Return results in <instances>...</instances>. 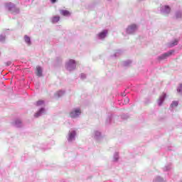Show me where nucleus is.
<instances>
[{
	"label": "nucleus",
	"instance_id": "0eeeda50",
	"mask_svg": "<svg viewBox=\"0 0 182 182\" xmlns=\"http://www.w3.org/2000/svg\"><path fill=\"white\" fill-rule=\"evenodd\" d=\"M160 12L162 15L167 16V15L171 12V8H170L168 6H161Z\"/></svg>",
	"mask_w": 182,
	"mask_h": 182
},
{
	"label": "nucleus",
	"instance_id": "e433bc0d",
	"mask_svg": "<svg viewBox=\"0 0 182 182\" xmlns=\"http://www.w3.org/2000/svg\"><path fill=\"white\" fill-rule=\"evenodd\" d=\"M139 1H144V0H139Z\"/></svg>",
	"mask_w": 182,
	"mask_h": 182
},
{
	"label": "nucleus",
	"instance_id": "aec40b11",
	"mask_svg": "<svg viewBox=\"0 0 182 182\" xmlns=\"http://www.w3.org/2000/svg\"><path fill=\"white\" fill-rule=\"evenodd\" d=\"M112 120H113V114H110L108 116L106 120V124H110V123H112Z\"/></svg>",
	"mask_w": 182,
	"mask_h": 182
},
{
	"label": "nucleus",
	"instance_id": "39448f33",
	"mask_svg": "<svg viewBox=\"0 0 182 182\" xmlns=\"http://www.w3.org/2000/svg\"><path fill=\"white\" fill-rule=\"evenodd\" d=\"M81 113L82 112L80 108H74L70 111V117L71 119H77Z\"/></svg>",
	"mask_w": 182,
	"mask_h": 182
},
{
	"label": "nucleus",
	"instance_id": "412c9836",
	"mask_svg": "<svg viewBox=\"0 0 182 182\" xmlns=\"http://www.w3.org/2000/svg\"><path fill=\"white\" fill-rule=\"evenodd\" d=\"M171 168V164H168L164 167L163 170L164 171H170Z\"/></svg>",
	"mask_w": 182,
	"mask_h": 182
},
{
	"label": "nucleus",
	"instance_id": "1a4fd4ad",
	"mask_svg": "<svg viewBox=\"0 0 182 182\" xmlns=\"http://www.w3.org/2000/svg\"><path fill=\"white\" fill-rule=\"evenodd\" d=\"M46 113V109L45 108L41 107L35 114L34 117H41L42 114H45Z\"/></svg>",
	"mask_w": 182,
	"mask_h": 182
},
{
	"label": "nucleus",
	"instance_id": "7c9ffc66",
	"mask_svg": "<svg viewBox=\"0 0 182 182\" xmlns=\"http://www.w3.org/2000/svg\"><path fill=\"white\" fill-rule=\"evenodd\" d=\"M80 78L82 79V80L86 79V74L82 73L80 75Z\"/></svg>",
	"mask_w": 182,
	"mask_h": 182
},
{
	"label": "nucleus",
	"instance_id": "ddd939ff",
	"mask_svg": "<svg viewBox=\"0 0 182 182\" xmlns=\"http://www.w3.org/2000/svg\"><path fill=\"white\" fill-rule=\"evenodd\" d=\"M100 137H102V134L99 131L94 132V139L95 140H100Z\"/></svg>",
	"mask_w": 182,
	"mask_h": 182
},
{
	"label": "nucleus",
	"instance_id": "c85d7f7f",
	"mask_svg": "<svg viewBox=\"0 0 182 182\" xmlns=\"http://www.w3.org/2000/svg\"><path fill=\"white\" fill-rule=\"evenodd\" d=\"M130 102V99L128 97H126L124 98V105H127Z\"/></svg>",
	"mask_w": 182,
	"mask_h": 182
},
{
	"label": "nucleus",
	"instance_id": "f257e3e1",
	"mask_svg": "<svg viewBox=\"0 0 182 182\" xmlns=\"http://www.w3.org/2000/svg\"><path fill=\"white\" fill-rule=\"evenodd\" d=\"M6 8L9 11V12H11V14H14V15L19 14V9L16 8L15 4L12 3H7L6 4Z\"/></svg>",
	"mask_w": 182,
	"mask_h": 182
},
{
	"label": "nucleus",
	"instance_id": "a878e982",
	"mask_svg": "<svg viewBox=\"0 0 182 182\" xmlns=\"http://www.w3.org/2000/svg\"><path fill=\"white\" fill-rule=\"evenodd\" d=\"M113 159H114V161H118V160H119V153L118 152H115L114 154Z\"/></svg>",
	"mask_w": 182,
	"mask_h": 182
},
{
	"label": "nucleus",
	"instance_id": "423d86ee",
	"mask_svg": "<svg viewBox=\"0 0 182 182\" xmlns=\"http://www.w3.org/2000/svg\"><path fill=\"white\" fill-rule=\"evenodd\" d=\"M173 53H174V50H171L164 54H161V55L158 56V60H165V59L170 58Z\"/></svg>",
	"mask_w": 182,
	"mask_h": 182
},
{
	"label": "nucleus",
	"instance_id": "f704fd0d",
	"mask_svg": "<svg viewBox=\"0 0 182 182\" xmlns=\"http://www.w3.org/2000/svg\"><path fill=\"white\" fill-rule=\"evenodd\" d=\"M52 4H55V2H56V0H50Z\"/></svg>",
	"mask_w": 182,
	"mask_h": 182
},
{
	"label": "nucleus",
	"instance_id": "5701e85b",
	"mask_svg": "<svg viewBox=\"0 0 182 182\" xmlns=\"http://www.w3.org/2000/svg\"><path fill=\"white\" fill-rule=\"evenodd\" d=\"M130 65H132V60H130L123 62V66L127 67V66H130Z\"/></svg>",
	"mask_w": 182,
	"mask_h": 182
},
{
	"label": "nucleus",
	"instance_id": "4468645a",
	"mask_svg": "<svg viewBox=\"0 0 182 182\" xmlns=\"http://www.w3.org/2000/svg\"><path fill=\"white\" fill-rule=\"evenodd\" d=\"M36 75L38 76V77H42L43 76V70H42V68L41 66H38L36 68Z\"/></svg>",
	"mask_w": 182,
	"mask_h": 182
},
{
	"label": "nucleus",
	"instance_id": "2eb2a0df",
	"mask_svg": "<svg viewBox=\"0 0 182 182\" xmlns=\"http://www.w3.org/2000/svg\"><path fill=\"white\" fill-rule=\"evenodd\" d=\"M24 41L28 46H31V45H32V41H31V37L30 36H28L27 35H25L24 36Z\"/></svg>",
	"mask_w": 182,
	"mask_h": 182
},
{
	"label": "nucleus",
	"instance_id": "20e7f679",
	"mask_svg": "<svg viewBox=\"0 0 182 182\" xmlns=\"http://www.w3.org/2000/svg\"><path fill=\"white\" fill-rule=\"evenodd\" d=\"M137 29H139L137 25L131 24L127 28L126 33H127V35H134V33L137 32Z\"/></svg>",
	"mask_w": 182,
	"mask_h": 182
},
{
	"label": "nucleus",
	"instance_id": "9d476101",
	"mask_svg": "<svg viewBox=\"0 0 182 182\" xmlns=\"http://www.w3.org/2000/svg\"><path fill=\"white\" fill-rule=\"evenodd\" d=\"M166 93H163L162 95H161L157 101L158 105L161 106L163 105L164 100H166Z\"/></svg>",
	"mask_w": 182,
	"mask_h": 182
},
{
	"label": "nucleus",
	"instance_id": "c756f323",
	"mask_svg": "<svg viewBox=\"0 0 182 182\" xmlns=\"http://www.w3.org/2000/svg\"><path fill=\"white\" fill-rule=\"evenodd\" d=\"M6 36L5 35H0V42H5Z\"/></svg>",
	"mask_w": 182,
	"mask_h": 182
},
{
	"label": "nucleus",
	"instance_id": "f03ea898",
	"mask_svg": "<svg viewBox=\"0 0 182 182\" xmlns=\"http://www.w3.org/2000/svg\"><path fill=\"white\" fill-rule=\"evenodd\" d=\"M65 68L69 72H72V70H75L76 69V61L75 60L70 59L65 63Z\"/></svg>",
	"mask_w": 182,
	"mask_h": 182
},
{
	"label": "nucleus",
	"instance_id": "6e6552de",
	"mask_svg": "<svg viewBox=\"0 0 182 182\" xmlns=\"http://www.w3.org/2000/svg\"><path fill=\"white\" fill-rule=\"evenodd\" d=\"M107 33H109V31L107 30H103L97 34L98 39H105V38L107 36Z\"/></svg>",
	"mask_w": 182,
	"mask_h": 182
},
{
	"label": "nucleus",
	"instance_id": "bb28decb",
	"mask_svg": "<svg viewBox=\"0 0 182 182\" xmlns=\"http://www.w3.org/2000/svg\"><path fill=\"white\" fill-rule=\"evenodd\" d=\"M178 106V102L173 101L171 105V107H177Z\"/></svg>",
	"mask_w": 182,
	"mask_h": 182
},
{
	"label": "nucleus",
	"instance_id": "7ed1b4c3",
	"mask_svg": "<svg viewBox=\"0 0 182 182\" xmlns=\"http://www.w3.org/2000/svg\"><path fill=\"white\" fill-rule=\"evenodd\" d=\"M76 131L74 129H70L67 136V140L68 143H73L76 140Z\"/></svg>",
	"mask_w": 182,
	"mask_h": 182
},
{
	"label": "nucleus",
	"instance_id": "6ab92c4d",
	"mask_svg": "<svg viewBox=\"0 0 182 182\" xmlns=\"http://www.w3.org/2000/svg\"><path fill=\"white\" fill-rule=\"evenodd\" d=\"M175 16L176 19H181L182 18V11H178L175 14Z\"/></svg>",
	"mask_w": 182,
	"mask_h": 182
},
{
	"label": "nucleus",
	"instance_id": "393cba45",
	"mask_svg": "<svg viewBox=\"0 0 182 182\" xmlns=\"http://www.w3.org/2000/svg\"><path fill=\"white\" fill-rule=\"evenodd\" d=\"M45 105V102L43 100H39L36 102V106H43Z\"/></svg>",
	"mask_w": 182,
	"mask_h": 182
},
{
	"label": "nucleus",
	"instance_id": "f8f14e48",
	"mask_svg": "<svg viewBox=\"0 0 182 182\" xmlns=\"http://www.w3.org/2000/svg\"><path fill=\"white\" fill-rule=\"evenodd\" d=\"M12 124L14 127H21L22 126V121H21V119H16L12 122Z\"/></svg>",
	"mask_w": 182,
	"mask_h": 182
},
{
	"label": "nucleus",
	"instance_id": "a211bd4d",
	"mask_svg": "<svg viewBox=\"0 0 182 182\" xmlns=\"http://www.w3.org/2000/svg\"><path fill=\"white\" fill-rule=\"evenodd\" d=\"M60 14L63 16H69V15H70V12H69L68 10H61Z\"/></svg>",
	"mask_w": 182,
	"mask_h": 182
},
{
	"label": "nucleus",
	"instance_id": "4be33fe9",
	"mask_svg": "<svg viewBox=\"0 0 182 182\" xmlns=\"http://www.w3.org/2000/svg\"><path fill=\"white\" fill-rule=\"evenodd\" d=\"M153 182H164V179L160 176H157L154 179Z\"/></svg>",
	"mask_w": 182,
	"mask_h": 182
},
{
	"label": "nucleus",
	"instance_id": "9b49d317",
	"mask_svg": "<svg viewBox=\"0 0 182 182\" xmlns=\"http://www.w3.org/2000/svg\"><path fill=\"white\" fill-rule=\"evenodd\" d=\"M178 41H180V39L176 38L174 39V41H171L168 43L169 48H173V46H176V45H178Z\"/></svg>",
	"mask_w": 182,
	"mask_h": 182
},
{
	"label": "nucleus",
	"instance_id": "b1692460",
	"mask_svg": "<svg viewBox=\"0 0 182 182\" xmlns=\"http://www.w3.org/2000/svg\"><path fill=\"white\" fill-rule=\"evenodd\" d=\"M120 55H122V50H117L114 54V58H117L118 56H120Z\"/></svg>",
	"mask_w": 182,
	"mask_h": 182
},
{
	"label": "nucleus",
	"instance_id": "c9c22d12",
	"mask_svg": "<svg viewBox=\"0 0 182 182\" xmlns=\"http://www.w3.org/2000/svg\"><path fill=\"white\" fill-rule=\"evenodd\" d=\"M107 1H112V0H107Z\"/></svg>",
	"mask_w": 182,
	"mask_h": 182
},
{
	"label": "nucleus",
	"instance_id": "f3484780",
	"mask_svg": "<svg viewBox=\"0 0 182 182\" xmlns=\"http://www.w3.org/2000/svg\"><path fill=\"white\" fill-rule=\"evenodd\" d=\"M63 95H65V91L63 90H60L58 92H57L55 94V97H62V96H63Z\"/></svg>",
	"mask_w": 182,
	"mask_h": 182
},
{
	"label": "nucleus",
	"instance_id": "473e14b6",
	"mask_svg": "<svg viewBox=\"0 0 182 182\" xmlns=\"http://www.w3.org/2000/svg\"><path fill=\"white\" fill-rule=\"evenodd\" d=\"M12 65V62L11 61H7L6 63V66H11Z\"/></svg>",
	"mask_w": 182,
	"mask_h": 182
},
{
	"label": "nucleus",
	"instance_id": "dca6fc26",
	"mask_svg": "<svg viewBox=\"0 0 182 182\" xmlns=\"http://www.w3.org/2000/svg\"><path fill=\"white\" fill-rule=\"evenodd\" d=\"M60 21V16H55L51 18L52 23H58Z\"/></svg>",
	"mask_w": 182,
	"mask_h": 182
},
{
	"label": "nucleus",
	"instance_id": "72a5a7b5",
	"mask_svg": "<svg viewBox=\"0 0 182 182\" xmlns=\"http://www.w3.org/2000/svg\"><path fill=\"white\" fill-rule=\"evenodd\" d=\"M122 96L123 97H124L126 96V92H124V93H122Z\"/></svg>",
	"mask_w": 182,
	"mask_h": 182
},
{
	"label": "nucleus",
	"instance_id": "2f4dec72",
	"mask_svg": "<svg viewBox=\"0 0 182 182\" xmlns=\"http://www.w3.org/2000/svg\"><path fill=\"white\" fill-rule=\"evenodd\" d=\"M122 119H123L124 120H125L126 119H127L129 117V116L126 115V114H122L121 116Z\"/></svg>",
	"mask_w": 182,
	"mask_h": 182
},
{
	"label": "nucleus",
	"instance_id": "cd10ccee",
	"mask_svg": "<svg viewBox=\"0 0 182 182\" xmlns=\"http://www.w3.org/2000/svg\"><path fill=\"white\" fill-rule=\"evenodd\" d=\"M178 93H181L182 95V84L179 85V86L177 88Z\"/></svg>",
	"mask_w": 182,
	"mask_h": 182
}]
</instances>
